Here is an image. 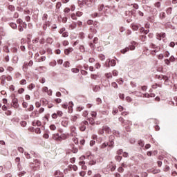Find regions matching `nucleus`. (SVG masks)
<instances>
[{
	"label": "nucleus",
	"mask_w": 177,
	"mask_h": 177,
	"mask_svg": "<svg viewBox=\"0 0 177 177\" xmlns=\"http://www.w3.org/2000/svg\"><path fill=\"white\" fill-rule=\"evenodd\" d=\"M62 7V3L61 2H57L56 4V8L57 9H60V8Z\"/></svg>",
	"instance_id": "46"
},
{
	"label": "nucleus",
	"mask_w": 177,
	"mask_h": 177,
	"mask_svg": "<svg viewBox=\"0 0 177 177\" xmlns=\"http://www.w3.org/2000/svg\"><path fill=\"white\" fill-rule=\"evenodd\" d=\"M34 110V105H30L28 111H32Z\"/></svg>",
	"instance_id": "48"
},
{
	"label": "nucleus",
	"mask_w": 177,
	"mask_h": 177,
	"mask_svg": "<svg viewBox=\"0 0 177 177\" xmlns=\"http://www.w3.org/2000/svg\"><path fill=\"white\" fill-rule=\"evenodd\" d=\"M12 104H13V107L15 109L19 108V103H18L19 100H17V98L12 99Z\"/></svg>",
	"instance_id": "10"
},
{
	"label": "nucleus",
	"mask_w": 177,
	"mask_h": 177,
	"mask_svg": "<svg viewBox=\"0 0 177 177\" xmlns=\"http://www.w3.org/2000/svg\"><path fill=\"white\" fill-rule=\"evenodd\" d=\"M151 172L153 174H160V169H153Z\"/></svg>",
	"instance_id": "35"
},
{
	"label": "nucleus",
	"mask_w": 177,
	"mask_h": 177,
	"mask_svg": "<svg viewBox=\"0 0 177 177\" xmlns=\"http://www.w3.org/2000/svg\"><path fill=\"white\" fill-rule=\"evenodd\" d=\"M108 62H109V66L114 67L116 64L115 59H111V61H108Z\"/></svg>",
	"instance_id": "20"
},
{
	"label": "nucleus",
	"mask_w": 177,
	"mask_h": 177,
	"mask_svg": "<svg viewBox=\"0 0 177 177\" xmlns=\"http://www.w3.org/2000/svg\"><path fill=\"white\" fill-rule=\"evenodd\" d=\"M30 118H37L39 117V112H38V110L33 111L30 115Z\"/></svg>",
	"instance_id": "5"
},
{
	"label": "nucleus",
	"mask_w": 177,
	"mask_h": 177,
	"mask_svg": "<svg viewBox=\"0 0 177 177\" xmlns=\"http://www.w3.org/2000/svg\"><path fill=\"white\" fill-rule=\"evenodd\" d=\"M24 175H26V171H21L19 173L18 176L21 177V176H24Z\"/></svg>",
	"instance_id": "52"
},
{
	"label": "nucleus",
	"mask_w": 177,
	"mask_h": 177,
	"mask_svg": "<svg viewBox=\"0 0 177 177\" xmlns=\"http://www.w3.org/2000/svg\"><path fill=\"white\" fill-rule=\"evenodd\" d=\"M71 17L73 19V20H77V15H75V14H72Z\"/></svg>",
	"instance_id": "55"
},
{
	"label": "nucleus",
	"mask_w": 177,
	"mask_h": 177,
	"mask_svg": "<svg viewBox=\"0 0 177 177\" xmlns=\"http://www.w3.org/2000/svg\"><path fill=\"white\" fill-rule=\"evenodd\" d=\"M104 8V5L101 4V5L99 6V8H98V10H99L100 12H102V10H103Z\"/></svg>",
	"instance_id": "41"
},
{
	"label": "nucleus",
	"mask_w": 177,
	"mask_h": 177,
	"mask_svg": "<svg viewBox=\"0 0 177 177\" xmlns=\"http://www.w3.org/2000/svg\"><path fill=\"white\" fill-rule=\"evenodd\" d=\"M50 131H56V125L50 124Z\"/></svg>",
	"instance_id": "31"
},
{
	"label": "nucleus",
	"mask_w": 177,
	"mask_h": 177,
	"mask_svg": "<svg viewBox=\"0 0 177 177\" xmlns=\"http://www.w3.org/2000/svg\"><path fill=\"white\" fill-rule=\"evenodd\" d=\"M5 80H8V81H10L12 77L10 76L6 77L5 75L1 76V84H5Z\"/></svg>",
	"instance_id": "16"
},
{
	"label": "nucleus",
	"mask_w": 177,
	"mask_h": 177,
	"mask_svg": "<svg viewBox=\"0 0 177 177\" xmlns=\"http://www.w3.org/2000/svg\"><path fill=\"white\" fill-rule=\"evenodd\" d=\"M24 92V88H19L18 93H23Z\"/></svg>",
	"instance_id": "62"
},
{
	"label": "nucleus",
	"mask_w": 177,
	"mask_h": 177,
	"mask_svg": "<svg viewBox=\"0 0 177 177\" xmlns=\"http://www.w3.org/2000/svg\"><path fill=\"white\" fill-rule=\"evenodd\" d=\"M86 125H89V122H88V121H83L80 123V130L82 132H84V131H85V129H86Z\"/></svg>",
	"instance_id": "2"
},
{
	"label": "nucleus",
	"mask_w": 177,
	"mask_h": 177,
	"mask_svg": "<svg viewBox=\"0 0 177 177\" xmlns=\"http://www.w3.org/2000/svg\"><path fill=\"white\" fill-rule=\"evenodd\" d=\"M126 100H127V102H128L129 103H131V102H132V98H131V97H126Z\"/></svg>",
	"instance_id": "61"
},
{
	"label": "nucleus",
	"mask_w": 177,
	"mask_h": 177,
	"mask_svg": "<svg viewBox=\"0 0 177 177\" xmlns=\"http://www.w3.org/2000/svg\"><path fill=\"white\" fill-rule=\"evenodd\" d=\"M35 106L37 107V109H39V107H41V102H35Z\"/></svg>",
	"instance_id": "49"
},
{
	"label": "nucleus",
	"mask_w": 177,
	"mask_h": 177,
	"mask_svg": "<svg viewBox=\"0 0 177 177\" xmlns=\"http://www.w3.org/2000/svg\"><path fill=\"white\" fill-rule=\"evenodd\" d=\"M156 38L159 41H161V38H165V33H157L156 34Z\"/></svg>",
	"instance_id": "13"
},
{
	"label": "nucleus",
	"mask_w": 177,
	"mask_h": 177,
	"mask_svg": "<svg viewBox=\"0 0 177 177\" xmlns=\"http://www.w3.org/2000/svg\"><path fill=\"white\" fill-rule=\"evenodd\" d=\"M80 175L82 176V177H84L85 176V175H86V173L84 171H82L80 172Z\"/></svg>",
	"instance_id": "56"
},
{
	"label": "nucleus",
	"mask_w": 177,
	"mask_h": 177,
	"mask_svg": "<svg viewBox=\"0 0 177 177\" xmlns=\"http://www.w3.org/2000/svg\"><path fill=\"white\" fill-rule=\"evenodd\" d=\"M107 146H109V143H103L102 145H101V149H106V147H107Z\"/></svg>",
	"instance_id": "37"
},
{
	"label": "nucleus",
	"mask_w": 177,
	"mask_h": 177,
	"mask_svg": "<svg viewBox=\"0 0 177 177\" xmlns=\"http://www.w3.org/2000/svg\"><path fill=\"white\" fill-rule=\"evenodd\" d=\"M109 168L111 172H113V171H115L117 166H115V165H114L113 162H111V164L109 165Z\"/></svg>",
	"instance_id": "19"
},
{
	"label": "nucleus",
	"mask_w": 177,
	"mask_h": 177,
	"mask_svg": "<svg viewBox=\"0 0 177 177\" xmlns=\"http://www.w3.org/2000/svg\"><path fill=\"white\" fill-rule=\"evenodd\" d=\"M73 50H74V49L73 48H68V49H65L64 53H65V55H68Z\"/></svg>",
	"instance_id": "18"
},
{
	"label": "nucleus",
	"mask_w": 177,
	"mask_h": 177,
	"mask_svg": "<svg viewBox=\"0 0 177 177\" xmlns=\"http://www.w3.org/2000/svg\"><path fill=\"white\" fill-rule=\"evenodd\" d=\"M22 106L24 107V109H27L28 106V103L26 102H24L22 103Z\"/></svg>",
	"instance_id": "45"
},
{
	"label": "nucleus",
	"mask_w": 177,
	"mask_h": 177,
	"mask_svg": "<svg viewBox=\"0 0 177 177\" xmlns=\"http://www.w3.org/2000/svg\"><path fill=\"white\" fill-rule=\"evenodd\" d=\"M41 102L43 103V106H46V104H48V100L45 99L41 100Z\"/></svg>",
	"instance_id": "51"
},
{
	"label": "nucleus",
	"mask_w": 177,
	"mask_h": 177,
	"mask_svg": "<svg viewBox=\"0 0 177 177\" xmlns=\"http://www.w3.org/2000/svg\"><path fill=\"white\" fill-rule=\"evenodd\" d=\"M6 115H12V111L10 110H7L5 113Z\"/></svg>",
	"instance_id": "53"
},
{
	"label": "nucleus",
	"mask_w": 177,
	"mask_h": 177,
	"mask_svg": "<svg viewBox=\"0 0 177 177\" xmlns=\"http://www.w3.org/2000/svg\"><path fill=\"white\" fill-rule=\"evenodd\" d=\"M17 150L19 151V153H24V149L21 147H18Z\"/></svg>",
	"instance_id": "39"
},
{
	"label": "nucleus",
	"mask_w": 177,
	"mask_h": 177,
	"mask_svg": "<svg viewBox=\"0 0 177 177\" xmlns=\"http://www.w3.org/2000/svg\"><path fill=\"white\" fill-rule=\"evenodd\" d=\"M70 136V134L67 133H62L61 135H59V138L61 142H63V140H66V139H68Z\"/></svg>",
	"instance_id": "3"
},
{
	"label": "nucleus",
	"mask_w": 177,
	"mask_h": 177,
	"mask_svg": "<svg viewBox=\"0 0 177 177\" xmlns=\"http://www.w3.org/2000/svg\"><path fill=\"white\" fill-rule=\"evenodd\" d=\"M91 117H93V118H96V115H97V113L95 111H91Z\"/></svg>",
	"instance_id": "32"
},
{
	"label": "nucleus",
	"mask_w": 177,
	"mask_h": 177,
	"mask_svg": "<svg viewBox=\"0 0 177 177\" xmlns=\"http://www.w3.org/2000/svg\"><path fill=\"white\" fill-rule=\"evenodd\" d=\"M54 102H55V103H57V104L62 103V99H60V98L55 99Z\"/></svg>",
	"instance_id": "43"
},
{
	"label": "nucleus",
	"mask_w": 177,
	"mask_h": 177,
	"mask_svg": "<svg viewBox=\"0 0 177 177\" xmlns=\"http://www.w3.org/2000/svg\"><path fill=\"white\" fill-rule=\"evenodd\" d=\"M33 44H38L39 42V38L36 37L35 39L32 40Z\"/></svg>",
	"instance_id": "47"
},
{
	"label": "nucleus",
	"mask_w": 177,
	"mask_h": 177,
	"mask_svg": "<svg viewBox=\"0 0 177 177\" xmlns=\"http://www.w3.org/2000/svg\"><path fill=\"white\" fill-rule=\"evenodd\" d=\"M72 140L75 143V145H78V138H77V137L73 136Z\"/></svg>",
	"instance_id": "26"
},
{
	"label": "nucleus",
	"mask_w": 177,
	"mask_h": 177,
	"mask_svg": "<svg viewBox=\"0 0 177 177\" xmlns=\"http://www.w3.org/2000/svg\"><path fill=\"white\" fill-rule=\"evenodd\" d=\"M32 127H41V125H42V122H41V121H39L38 120H35L32 122Z\"/></svg>",
	"instance_id": "8"
},
{
	"label": "nucleus",
	"mask_w": 177,
	"mask_h": 177,
	"mask_svg": "<svg viewBox=\"0 0 177 177\" xmlns=\"http://www.w3.org/2000/svg\"><path fill=\"white\" fill-rule=\"evenodd\" d=\"M119 97L120 99H122V100H124V99L125 98V95L124 94L120 93Z\"/></svg>",
	"instance_id": "54"
},
{
	"label": "nucleus",
	"mask_w": 177,
	"mask_h": 177,
	"mask_svg": "<svg viewBox=\"0 0 177 177\" xmlns=\"http://www.w3.org/2000/svg\"><path fill=\"white\" fill-rule=\"evenodd\" d=\"M44 111H45V109L44 108H40L39 110H38V112H39V114H42V113H44Z\"/></svg>",
	"instance_id": "42"
},
{
	"label": "nucleus",
	"mask_w": 177,
	"mask_h": 177,
	"mask_svg": "<svg viewBox=\"0 0 177 177\" xmlns=\"http://www.w3.org/2000/svg\"><path fill=\"white\" fill-rule=\"evenodd\" d=\"M118 172H124V168H122V167H120L118 169Z\"/></svg>",
	"instance_id": "64"
},
{
	"label": "nucleus",
	"mask_w": 177,
	"mask_h": 177,
	"mask_svg": "<svg viewBox=\"0 0 177 177\" xmlns=\"http://www.w3.org/2000/svg\"><path fill=\"white\" fill-rule=\"evenodd\" d=\"M79 118H80V115H73L71 116V121H72V122H77Z\"/></svg>",
	"instance_id": "17"
},
{
	"label": "nucleus",
	"mask_w": 177,
	"mask_h": 177,
	"mask_svg": "<svg viewBox=\"0 0 177 177\" xmlns=\"http://www.w3.org/2000/svg\"><path fill=\"white\" fill-rule=\"evenodd\" d=\"M35 133H37V135L41 134V129H40V128H36V129H35Z\"/></svg>",
	"instance_id": "33"
},
{
	"label": "nucleus",
	"mask_w": 177,
	"mask_h": 177,
	"mask_svg": "<svg viewBox=\"0 0 177 177\" xmlns=\"http://www.w3.org/2000/svg\"><path fill=\"white\" fill-rule=\"evenodd\" d=\"M79 165L82 167V169L86 170V165H85V162L80 161L79 162Z\"/></svg>",
	"instance_id": "21"
},
{
	"label": "nucleus",
	"mask_w": 177,
	"mask_h": 177,
	"mask_svg": "<svg viewBox=\"0 0 177 177\" xmlns=\"http://www.w3.org/2000/svg\"><path fill=\"white\" fill-rule=\"evenodd\" d=\"M46 59L45 56H41L39 59V62H44V60Z\"/></svg>",
	"instance_id": "63"
},
{
	"label": "nucleus",
	"mask_w": 177,
	"mask_h": 177,
	"mask_svg": "<svg viewBox=\"0 0 177 177\" xmlns=\"http://www.w3.org/2000/svg\"><path fill=\"white\" fill-rule=\"evenodd\" d=\"M25 156L26 158L30 159L31 158V156H30V153L25 152Z\"/></svg>",
	"instance_id": "60"
},
{
	"label": "nucleus",
	"mask_w": 177,
	"mask_h": 177,
	"mask_svg": "<svg viewBox=\"0 0 177 177\" xmlns=\"http://www.w3.org/2000/svg\"><path fill=\"white\" fill-rule=\"evenodd\" d=\"M161 88L162 85L158 84H155L152 85V89H157V87Z\"/></svg>",
	"instance_id": "27"
},
{
	"label": "nucleus",
	"mask_w": 177,
	"mask_h": 177,
	"mask_svg": "<svg viewBox=\"0 0 177 177\" xmlns=\"http://www.w3.org/2000/svg\"><path fill=\"white\" fill-rule=\"evenodd\" d=\"M52 139L53 140H55V142H61L60 134L59 133L53 134Z\"/></svg>",
	"instance_id": "4"
},
{
	"label": "nucleus",
	"mask_w": 177,
	"mask_h": 177,
	"mask_svg": "<svg viewBox=\"0 0 177 177\" xmlns=\"http://www.w3.org/2000/svg\"><path fill=\"white\" fill-rule=\"evenodd\" d=\"M93 2V0H85L84 1H83V3H85L86 6H88V8H91V6H92Z\"/></svg>",
	"instance_id": "15"
},
{
	"label": "nucleus",
	"mask_w": 177,
	"mask_h": 177,
	"mask_svg": "<svg viewBox=\"0 0 177 177\" xmlns=\"http://www.w3.org/2000/svg\"><path fill=\"white\" fill-rule=\"evenodd\" d=\"M111 86H112L113 88H118V84H117L116 82H112Z\"/></svg>",
	"instance_id": "58"
},
{
	"label": "nucleus",
	"mask_w": 177,
	"mask_h": 177,
	"mask_svg": "<svg viewBox=\"0 0 177 177\" xmlns=\"http://www.w3.org/2000/svg\"><path fill=\"white\" fill-rule=\"evenodd\" d=\"M18 49H19V44L17 43H15L13 44L12 48H11V52H12V53H17Z\"/></svg>",
	"instance_id": "7"
},
{
	"label": "nucleus",
	"mask_w": 177,
	"mask_h": 177,
	"mask_svg": "<svg viewBox=\"0 0 177 177\" xmlns=\"http://www.w3.org/2000/svg\"><path fill=\"white\" fill-rule=\"evenodd\" d=\"M10 27H12V28H13L14 30H16V28H17V25L15 23H10Z\"/></svg>",
	"instance_id": "28"
},
{
	"label": "nucleus",
	"mask_w": 177,
	"mask_h": 177,
	"mask_svg": "<svg viewBox=\"0 0 177 177\" xmlns=\"http://www.w3.org/2000/svg\"><path fill=\"white\" fill-rule=\"evenodd\" d=\"M57 115L58 117H62V116H63V112H62V111H58L57 112Z\"/></svg>",
	"instance_id": "38"
},
{
	"label": "nucleus",
	"mask_w": 177,
	"mask_h": 177,
	"mask_svg": "<svg viewBox=\"0 0 177 177\" xmlns=\"http://www.w3.org/2000/svg\"><path fill=\"white\" fill-rule=\"evenodd\" d=\"M62 37H64V38H67V37H68V33L67 32H64L62 33Z\"/></svg>",
	"instance_id": "50"
},
{
	"label": "nucleus",
	"mask_w": 177,
	"mask_h": 177,
	"mask_svg": "<svg viewBox=\"0 0 177 177\" xmlns=\"http://www.w3.org/2000/svg\"><path fill=\"white\" fill-rule=\"evenodd\" d=\"M61 125H62V127H64L65 128H66V127L68 125V119L64 118L61 122Z\"/></svg>",
	"instance_id": "11"
},
{
	"label": "nucleus",
	"mask_w": 177,
	"mask_h": 177,
	"mask_svg": "<svg viewBox=\"0 0 177 177\" xmlns=\"http://www.w3.org/2000/svg\"><path fill=\"white\" fill-rule=\"evenodd\" d=\"M131 45H130L129 47H126L124 49L121 50V53L125 54L129 50H135V48L138 44L135 41H131Z\"/></svg>",
	"instance_id": "1"
},
{
	"label": "nucleus",
	"mask_w": 177,
	"mask_h": 177,
	"mask_svg": "<svg viewBox=\"0 0 177 177\" xmlns=\"http://www.w3.org/2000/svg\"><path fill=\"white\" fill-rule=\"evenodd\" d=\"M87 121L89 122V124H91V125H95V119L93 118H87Z\"/></svg>",
	"instance_id": "22"
},
{
	"label": "nucleus",
	"mask_w": 177,
	"mask_h": 177,
	"mask_svg": "<svg viewBox=\"0 0 177 177\" xmlns=\"http://www.w3.org/2000/svg\"><path fill=\"white\" fill-rule=\"evenodd\" d=\"M19 84L20 85H26L27 84V80L23 79L19 82Z\"/></svg>",
	"instance_id": "29"
},
{
	"label": "nucleus",
	"mask_w": 177,
	"mask_h": 177,
	"mask_svg": "<svg viewBox=\"0 0 177 177\" xmlns=\"http://www.w3.org/2000/svg\"><path fill=\"white\" fill-rule=\"evenodd\" d=\"M34 64V62L32 61H30L28 64H26L27 67H31Z\"/></svg>",
	"instance_id": "40"
},
{
	"label": "nucleus",
	"mask_w": 177,
	"mask_h": 177,
	"mask_svg": "<svg viewBox=\"0 0 177 177\" xmlns=\"http://www.w3.org/2000/svg\"><path fill=\"white\" fill-rule=\"evenodd\" d=\"M159 17L161 20H162V19H165V12H160L159 15Z\"/></svg>",
	"instance_id": "25"
},
{
	"label": "nucleus",
	"mask_w": 177,
	"mask_h": 177,
	"mask_svg": "<svg viewBox=\"0 0 177 177\" xmlns=\"http://www.w3.org/2000/svg\"><path fill=\"white\" fill-rule=\"evenodd\" d=\"M69 168L70 169H73V171H78V167H77L75 165H70Z\"/></svg>",
	"instance_id": "23"
},
{
	"label": "nucleus",
	"mask_w": 177,
	"mask_h": 177,
	"mask_svg": "<svg viewBox=\"0 0 177 177\" xmlns=\"http://www.w3.org/2000/svg\"><path fill=\"white\" fill-rule=\"evenodd\" d=\"M113 75L114 77H117V75H118V71H117L116 70L113 71Z\"/></svg>",
	"instance_id": "59"
},
{
	"label": "nucleus",
	"mask_w": 177,
	"mask_h": 177,
	"mask_svg": "<svg viewBox=\"0 0 177 177\" xmlns=\"http://www.w3.org/2000/svg\"><path fill=\"white\" fill-rule=\"evenodd\" d=\"M42 91H43V92H46V93H48V95L51 96V95H52V90H49V88H48V87L44 86L43 88H42Z\"/></svg>",
	"instance_id": "12"
},
{
	"label": "nucleus",
	"mask_w": 177,
	"mask_h": 177,
	"mask_svg": "<svg viewBox=\"0 0 177 177\" xmlns=\"http://www.w3.org/2000/svg\"><path fill=\"white\" fill-rule=\"evenodd\" d=\"M75 131H77V129L75 128V127L72 126L71 127V136H77V132Z\"/></svg>",
	"instance_id": "9"
},
{
	"label": "nucleus",
	"mask_w": 177,
	"mask_h": 177,
	"mask_svg": "<svg viewBox=\"0 0 177 177\" xmlns=\"http://www.w3.org/2000/svg\"><path fill=\"white\" fill-rule=\"evenodd\" d=\"M15 162H17L18 167H20V158L19 157H17L15 158Z\"/></svg>",
	"instance_id": "34"
},
{
	"label": "nucleus",
	"mask_w": 177,
	"mask_h": 177,
	"mask_svg": "<svg viewBox=\"0 0 177 177\" xmlns=\"http://www.w3.org/2000/svg\"><path fill=\"white\" fill-rule=\"evenodd\" d=\"M174 62H175V57H174V55H171L169 58V59H165V64H167V66H169V63H174Z\"/></svg>",
	"instance_id": "6"
},
{
	"label": "nucleus",
	"mask_w": 177,
	"mask_h": 177,
	"mask_svg": "<svg viewBox=\"0 0 177 177\" xmlns=\"http://www.w3.org/2000/svg\"><path fill=\"white\" fill-rule=\"evenodd\" d=\"M167 15H171V13H172V8H167Z\"/></svg>",
	"instance_id": "44"
},
{
	"label": "nucleus",
	"mask_w": 177,
	"mask_h": 177,
	"mask_svg": "<svg viewBox=\"0 0 177 177\" xmlns=\"http://www.w3.org/2000/svg\"><path fill=\"white\" fill-rule=\"evenodd\" d=\"M51 117L53 120H56V118H57V113H53Z\"/></svg>",
	"instance_id": "57"
},
{
	"label": "nucleus",
	"mask_w": 177,
	"mask_h": 177,
	"mask_svg": "<svg viewBox=\"0 0 177 177\" xmlns=\"http://www.w3.org/2000/svg\"><path fill=\"white\" fill-rule=\"evenodd\" d=\"M103 129L106 132V133H108L109 135L111 133V129H110L109 126H103Z\"/></svg>",
	"instance_id": "14"
},
{
	"label": "nucleus",
	"mask_w": 177,
	"mask_h": 177,
	"mask_svg": "<svg viewBox=\"0 0 177 177\" xmlns=\"http://www.w3.org/2000/svg\"><path fill=\"white\" fill-rule=\"evenodd\" d=\"M132 28L134 31H138L139 30V26L138 25H132Z\"/></svg>",
	"instance_id": "30"
},
{
	"label": "nucleus",
	"mask_w": 177,
	"mask_h": 177,
	"mask_svg": "<svg viewBox=\"0 0 177 177\" xmlns=\"http://www.w3.org/2000/svg\"><path fill=\"white\" fill-rule=\"evenodd\" d=\"M34 88H35V84H30L29 86H28V89H29V91H32V89H34Z\"/></svg>",
	"instance_id": "24"
},
{
	"label": "nucleus",
	"mask_w": 177,
	"mask_h": 177,
	"mask_svg": "<svg viewBox=\"0 0 177 177\" xmlns=\"http://www.w3.org/2000/svg\"><path fill=\"white\" fill-rule=\"evenodd\" d=\"M115 160H116V161H118V162H120V161H121V160H122V156H115Z\"/></svg>",
	"instance_id": "36"
}]
</instances>
